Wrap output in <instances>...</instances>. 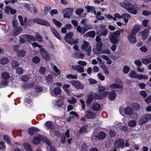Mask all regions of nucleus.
<instances>
[{"instance_id": "6e6552de", "label": "nucleus", "mask_w": 151, "mask_h": 151, "mask_svg": "<svg viewBox=\"0 0 151 151\" xmlns=\"http://www.w3.org/2000/svg\"><path fill=\"white\" fill-rule=\"evenodd\" d=\"M73 9L72 8H66L63 11L62 13H65L63 15V17L64 18H68L70 19L73 15Z\"/></svg>"}, {"instance_id": "aec40b11", "label": "nucleus", "mask_w": 151, "mask_h": 151, "mask_svg": "<svg viewBox=\"0 0 151 151\" xmlns=\"http://www.w3.org/2000/svg\"><path fill=\"white\" fill-rule=\"evenodd\" d=\"M22 30V28L20 26L17 27L14 29L13 33L14 36H17L18 35L21 33Z\"/></svg>"}, {"instance_id": "f257e3e1", "label": "nucleus", "mask_w": 151, "mask_h": 151, "mask_svg": "<svg viewBox=\"0 0 151 151\" xmlns=\"http://www.w3.org/2000/svg\"><path fill=\"white\" fill-rule=\"evenodd\" d=\"M18 18L20 24L22 26H24L25 24L28 26H31L34 24L35 23L47 27L50 26V23L44 19L35 18L34 19H30L27 20V18L25 17L23 21V17L21 15H19Z\"/></svg>"}, {"instance_id": "bb28decb", "label": "nucleus", "mask_w": 151, "mask_h": 151, "mask_svg": "<svg viewBox=\"0 0 151 151\" xmlns=\"http://www.w3.org/2000/svg\"><path fill=\"white\" fill-rule=\"evenodd\" d=\"M79 148L81 151H87V146L83 142L80 143Z\"/></svg>"}, {"instance_id": "423d86ee", "label": "nucleus", "mask_w": 151, "mask_h": 151, "mask_svg": "<svg viewBox=\"0 0 151 151\" xmlns=\"http://www.w3.org/2000/svg\"><path fill=\"white\" fill-rule=\"evenodd\" d=\"M19 42L21 44H24L25 42L24 38H27L28 41H36L35 38L31 35L26 34L21 35L20 37Z\"/></svg>"}, {"instance_id": "2eb2a0df", "label": "nucleus", "mask_w": 151, "mask_h": 151, "mask_svg": "<svg viewBox=\"0 0 151 151\" xmlns=\"http://www.w3.org/2000/svg\"><path fill=\"white\" fill-rule=\"evenodd\" d=\"M150 118V115L148 114H145L142 116L139 120V123L142 125L147 122Z\"/></svg>"}, {"instance_id": "f3484780", "label": "nucleus", "mask_w": 151, "mask_h": 151, "mask_svg": "<svg viewBox=\"0 0 151 151\" xmlns=\"http://www.w3.org/2000/svg\"><path fill=\"white\" fill-rule=\"evenodd\" d=\"M85 116L88 119H94L96 118V114L93 111H88L85 112Z\"/></svg>"}, {"instance_id": "c756f323", "label": "nucleus", "mask_w": 151, "mask_h": 151, "mask_svg": "<svg viewBox=\"0 0 151 151\" xmlns=\"http://www.w3.org/2000/svg\"><path fill=\"white\" fill-rule=\"evenodd\" d=\"M116 97V94L115 91H112L109 93V99L110 100H114Z\"/></svg>"}, {"instance_id": "bf43d9fd", "label": "nucleus", "mask_w": 151, "mask_h": 151, "mask_svg": "<svg viewBox=\"0 0 151 151\" xmlns=\"http://www.w3.org/2000/svg\"><path fill=\"white\" fill-rule=\"evenodd\" d=\"M23 71V70L21 67L17 68L16 70V72L18 74H22Z\"/></svg>"}, {"instance_id": "4d7b16f0", "label": "nucleus", "mask_w": 151, "mask_h": 151, "mask_svg": "<svg viewBox=\"0 0 151 151\" xmlns=\"http://www.w3.org/2000/svg\"><path fill=\"white\" fill-rule=\"evenodd\" d=\"M39 71L40 73L43 74H44L46 71V68L44 67H41L39 70Z\"/></svg>"}, {"instance_id": "a18cd8bd", "label": "nucleus", "mask_w": 151, "mask_h": 151, "mask_svg": "<svg viewBox=\"0 0 151 151\" xmlns=\"http://www.w3.org/2000/svg\"><path fill=\"white\" fill-rule=\"evenodd\" d=\"M137 124V122L135 120H131L128 123L129 126L131 127H135Z\"/></svg>"}, {"instance_id": "cd10ccee", "label": "nucleus", "mask_w": 151, "mask_h": 151, "mask_svg": "<svg viewBox=\"0 0 151 151\" xmlns=\"http://www.w3.org/2000/svg\"><path fill=\"white\" fill-rule=\"evenodd\" d=\"M9 62V59L7 57H3L0 59V64L3 65H6Z\"/></svg>"}, {"instance_id": "0e129e2a", "label": "nucleus", "mask_w": 151, "mask_h": 151, "mask_svg": "<svg viewBox=\"0 0 151 151\" xmlns=\"http://www.w3.org/2000/svg\"><path fill=\"white\" fill-rule=\"evenodd\" d=\"M142 14L145 16L149 15L151 14V12L148 11H144L142 12Z\"/></svg>"}, {"instance_id": "4be33fe9", "label": "nucleus", "mask_w": 151, "mask_h": 151, "mask_svg": "<svg viewBox=\"0 0 151 151\" xmlns=\"http://www.w3.org/2000/svg\"><path fill=\"white\" fill-rule=\"evenodd\" d=\"M140 29V27L139 25L137 24H136L133 27L131 33L134 35H136L139 32Z\"/></svg>"}, {"instance_id": "052dcab7", "label": "nucleus", "mask_w": 151, "mask_h": 151, "mask_svg": "<svg viewBox=\"0 0 151 151\" xmlns=\"http://www.w3.org/2000/svg\"><path fill=\"white\" fill-rule=\"evenodd\" d=\"M35 38L38 42H42V39L41 36L37 35L35 36Z\"/></svg>"}, {"instance_id": "5701e85b", "label": "nucleus", "mask_w": 151, "mask_h": 151, "mask_svg": "<svg viewBox=\"0 0 151 151\" xmlns=\"http://www.w3.org/2000/svg\"><path fill=\"white\" fill-rule=\"evenodd\" d=\"M40 131V129L35 127H31L29 128L28 130L29 134L31 135L34 134L35 132H39Z\"/></svg>"}, {"instance_id": "09e8293b", "label": "nucleus", "mask_w": 151, "mask_h": 151, "mask_svg": "<svg viewBox=\"0 0 151 151\" xmlns=\"http://www.w3.org/2000/svg\"><path fill=\"white\" fill-rule=\"evenodd\" d=\"M61 89L59 88H55L54 91V93L55 94L58 95L60 94L61 93Z\"/></svg>"}, {"instance_id": "4468645a", "label": "nucleus", "mask_w": 151, "mask_h": 151, "mask_svg": "<svg viewBox=\"0 0 151 151\" xmlns=\"http://www.w3.org/2000/svg\"><path fill=\"white\" fill-rule=\"evenodd\" d=\"M106 137V134L102 132H101L99 133L98 136L97 135H93L91 136V139L92 140H98L99 139H104Z\"/></svg>"}, {"instance_id": "3c124183", "label": "nucleus", "mask_w": 151, "mask_h": 151, "mask_svg": "<svg viewBox=\"0 0 151 151\" xmlns=\"http://www.w3.org/2000/svg\"><path fill=\"white\" fill-rule=\"evenodd\" d=\"M84 10L82 8L78 9L76 11V13L77 15H80L84 12Z\"/></svg>"}, {"instance_id": "de8ad7c7", "label": "nucleus", "mask_w": 151, "mask_h": 151, "mask_svg": "<svg viewBox=\"0 0 151 151\" xmlns=\"http://www.w3.org/2000/svg\"><path fill=\"white\" fill-rule=\"evenodd\" d=\"M122 19H129L131 17V16L130 14L125 13L122 14Z\"/></svg>"}, {"instance_id": "9b49d317", "label": "nucleus", "mask_w": 151, "mask_h": 151, "mask_svg": "<svg viewBox=\"0 0 151 151\" xmlns=\"http://www.w3.org/2000/svg\"><path fill=\"white\" fill-rule=\"evenodd\" d=\"M92 28V26L90 25H86V27H83L82 28L80 26H78L77 27V30L80 33L84 34L87 30L91 29Z\"/></svg>"}, {"instance_id": "774afa93", "label": "nucleus", "mask_w": 151, "mask_h": 151, "mask_svg": "<svg viewBox=\"0 0 151 151\" xmlns=\"http://www.w3.org/2000/svg\"><path fill=\"white\" fill-rule=\"evenodd\" d=\"M130 70L129 67H124L123 69V72L125 73H127Z\"/></svg>"}, {"instance_id": "72a5a7b5", "label": "nucleus", "mask_w": 151, "mask_h": 151, "mask_svg": "<svg viewBox=\"0 0 151 151\" xmlns=\"http://www.w3.org/2000/svg\"><path fill=\"white\" fill-rule=\"evenodd\" d=\"M87 36L91 38H94L96 35L95 32L94 31H91L87 32L86 34Z\"/></svg>"}, {"instance_id": "680f3d73", "label": "nucleus", "mask_w": 151, "mask_h": 151, "mask_svg": "<svg viewBox=\"0 0 151 151\" xmlns=\"http://www.w3.org/2000/svg\"><path fill=\"white\" fill-rule=\"evenodd\" d=\"M55 104L56 105H57L58 107H60L63 106L64 104V102L62 101L58 100Z\"/></svg>"}, {"instance_id": "603ef678", "label": "nucleus", "mask_w": 151, "mask_h": 151, "mask_svg": "<svg viewBox=\"0 0 151 151\" xmlns=\"http://www.w3.org/2000/svg\"><path fill=\"white\" fill-rule=\"evenodd\" d=\"M148 76L145 75H138L137 76V78L139 79H144L146 80L148 78Z\"/></svg>"}, {"instance_id": "69168bd1", "label": "nucleus", "mask_w": 151, "mask_h": 151, "mask_svg": "<svg viewBox=\"0 0 151 151\" xmlns=\"http://www.w3.org/2000/svg\"><path fill=\"white\" fill-rule=\"evenodd\" d=\"M51 16H53L54 14H58V12L56 9H52L50 12Z\"/></svg>"}, {"instance_id": "7c9ffc66", "label": "nucleus", "mask_w": 151, "mask_h": 151, "mask_svg": "<svg viewBox=\"0 0 151 151\" xmlns=\"http://www.w3.org/2000/svg\"><path fill=\"white\" fill-rule=\"evenodd\" d=\"M51 30L52 33L55 37L59 40H60L61 39V37L59 33L54 28L52 29Z\"/></svg>"}, {"instance_id": "6ab92c4d", "label": "nucleus", "mask_w": 151, "mask_h": 151, "mask_svg": "<svg viewBox=\"0 0 151 151\" xmlns=\"http://www.w3.org/2000/svg\"><path fill=\"white\" fill-rule=\"evenodd\" d=\"M45 137H42L41 135H39L37 136L33 139V142L35 144H37L40 142L42 140L43 141V139Z\"/></svg>"}, {"instance_id": "e433bc0d", "label": "nucleus", "mask_w": 151, "mask_h": 151, "mask_svg": "<svg viewBox=\"0 0 151 151\" xmlns=\"http://www.w3.org/2000/svg\"><path fill=\"white\" fill-rule=\"evenodd\" d=\"M73 69L76 70L77 72L82 73L84 72V68L83 67H72Z\"/></svg>"}, {"instance_id": "412c9836", "label": "nucleus", "mask_w": 151, "mask_h": 151, "mask_svg": "<svg viewBox=\"0 0 151 151\" xmlns=\"http://www.w3.org/2000/svg\"><path fill=\"white\" fill-rule=\"evenodd\" d=\"M135 36L136 35H134L131 33L128 36V40L131 43L134 44L137 41Z\"/></svg>"}, {"instance_id": "864d4df0", "label": "nucleus", "mask_w": 151, "mask_h": 151, "mask_svg": "<svg viewBox=\"0 0 151 151\" xmlns=\"http://www.w3.org/2000/svg\"><path fill=\"white\" fill-rule=\"evenodd\" d=\"M66 77L68 79H76L77 78L78 76L76 75L69 74Z\"/></svg>"}, {"instance_id": "37998d69", "label": "nucleus", "mask_w": 151, "mask_h": 151, "mask_svg": "<svg viewBox=\"0 0 151 151\" xmlns=\"http://www.w3.org/2000/svg\"><path fill=\"white\" fill-rule=\"evenodd\" d=\"M130 76L133 78H137V73L134 70H131L129 73Z\"/></svg>"}, {"instance_id": "1a4fd4ad", "label": "nucleus", "mask_w": 151, "mask_h": 151, "mask_svg": "<svg viewBox=\"0 0 151 151\" xmlns=\"http://www.w3.org/2000/svg\"><path fill=\"white\" fill-rule=\"evenodd\" d=\"M101 98L102 97L99 96L98 94L95 93L90 94L88 95L86 100V103L87 104L89 105L94 99H101Z\"/></svg>"}, {"instance_id": "473e14b6", "label": "nucleus", "mask_w": 151, "mask_h": 151, "mask_svg": "<svg viewBox=\"0 0 151 151\" xmlns=\"http://www.w3.org/2000/svg\"><path fill=\"white\" fill-rule=\"evenodd\" d=\"M2 78L4 80H8L10 78L9 74L7 72H3L1 74Z\"/></svg>"}, {"instance_id": "c03bdc74", "label": "nucleus", "mask_w": 151, "mask_h": 151, "mask_svg": "<svg viewBox=\"0 0 151 151\" xmlns=\"http://www.w3.org/2000/svg\"><path fill=\"white\" fill-rule=\"evenodd\" d=\"M24 88H32L34 86L33 83H30L29 84H25L23 86Z\"/></svg>"}, {"instance_id": "9d476101", "label": "nucleus", "mask_w": 151, "mask_h": 151, "mask_svg": "<svg viewBox=\"0 0 151 151\" xmlns=\"http://www.w3.org/2000/svg\"><path fill=\"white\" fill-rule=\"evenodd\" d=\"M115 81L116 83L110 85L109 86L110 88L112 89H122L123 84L121 80L119 79H116Z\"/></svg>"}, {"instance_id": "b1692460", "label": "nucleus", "mask_w": 151, "mask_h": 151, "mask_svg": "<svg viewBox=\"0 0 151 151\" xmlns=\"http://www.w3.org/2000/svg\"><path fill=\"white\" fill-rule=\"evenodd\" d=\"M43 140L44 142L46 143L50 147V151H55L54 148L51 146L50 141L47 137L43 138Z\"/></svg>"}, {"instance_id": "a878e982", "label": "nucleus", "mask_w": 151, "mask_h": 151, "mask_svg": "<svg viewBox=\"0 0 151 151\" xmlns=\"http://www.w3.org/2000/svg\"><path fill=\"white\" fill-rule=\"evenodd\" d=\"M101 108L100 105L97 103H95L92 104V109L94 111H99Z\"/></svg>"}, {"instance_id": "58836bf2", "label": "nucleus", "mask_w": 151, "mask_h": 151, "mask_svg": "<svg viewBox=\"0 0 151 151\" xmlns=\"http://www.w3.org/2000/svg\"><path fill=\"white\" fill-rule=\"evenodd\" d=\"M96 49L99 52L101 51L102 48L103 44L102 42L97 43L96 44Z\"/></svg>"}, {"instance_id": "f03ea898", "label": "nucleus", "mask_w": 151, "mask_h": 151, "mask_svg": "<svg viewBox=\"0 0 151 151\" xmlns=\"http://www.w3.org/2000/svg\"><path fill=\"white\" fill-rule=\"evenodd\" d=\"M120 4L129 13L134 15H136L137 14V10L134 8V5L129 1L124 0L122 2L120 3Z\"/></svg>"}, {"instance_id": "a211bd4d", "label": "nucleus", "mask_w": 151, "mask_h": 151, "mask_svg": "<svg viewBox=\"0 0 151 151\" xmlns=\"http://www.w3.org/2000/svg\"><path fill=\"white\" fill-rule=\"evenodd\" d=\"M142 39L143 40H145L149 36L150 34L149 30L147 29H145L142 31Z\"/></svg>"}, {"instance_id": "39448f33", "label": "nucleus", "mask_w": 151, "mask_h": 151, "mask_svg": "<svg viewBox=\"0 0 151 151\" xmlns=\"http://www.w3.org/2000/svg\"><path fill=\"white\" fill-rule=\"evenodd\" d=\"M120 35V32L118 30L112 32L109 37L111 43L112 44H117L120 40L118 39V37Z\"/></svg>"}, {"instance_id": "49530a36", "label": "nucleus", "mask_w": 151, "mask_h": 151, "mask_svg": "<svg viewBox=\"0 0 151 151\" xmlns=\"http://www.w3.org/2000/svg\"><path fill=\"white\" fill-rule=\"evenodd\" d=\"M32 60L34 63H37L40 61V59L38 56H35L33 58Z\"/></svg>"}, {"instance_id": "c85d7f7f", "label": "nucleus", "mask_w": 151, "mask_h": 151, "mask_svg": "<svg viewBox=\"0 0 151 151\" xmlns=\"http://www.w3.org/2000/svg\"><path fill=\"white\" fill-rule=\"evenodd\" d=\"M124 111L125 114L129 115L132 114L133 113V109L129 107L125 108L124 109Z\"/></svg>"}, {"instance_id": "393cba45", "label": "nucleus", "mask_w": 151, "mask_h": 151, "mask_svg": "<svg viewBox=\"0 0 151 151\" xmlns=\"http://www.w3.org/2000/svg\"><path fill=\"white\" fill-rule=\"evenodd\" d=\"M70 116L67 119V121L68 122L70 121L71 120L73 119L75 116L76 117H78V114H77L76 112L73 111H71L70 113Z\"/></svg>"}, {"instance_id": "f8f14e48", "label": "nucleus", "mask_w": 151, "mask_h": 151, "mask_svg": "<svg viewBox=\"0 0 151 151\" xmlns=\"http://www.w3.org/2000/svg\"><path fill=\"white\" fill-rule=\"evenodd\" d=\"M40 53L43 59L46 61L49 60L50 58V55L45 49H41Z\"/></svg>"}, {"instance_id": "0eeeda50", "label": "nucleus", "mask_w": 151, "mask_h": 151, "mask_svg": "<svg viewBox=\"0 0 151 151\" xmlns=\"http://www.w3.org/2000/svg\"><path fill=\"white\" fill-rule=\"evenodd\" d=\"M81 50L87 52V55L89 56L91 54V46H89V43L87 41L84 42L83 44L81 46Z\"/></svg>"}, {"instance_id": "ddd939ff", "label": "nucleus", "mask_w": 151, "mask_h": 151, "mask_svg": "<svg viewBox=\"0 0 151 151\" xmlns=\"http://www.w3.org/2000/svg\"><path fill=\"white\" fill-rule=\"evenodd\" d=\"M114 147L116 148L124 147V139H117L115 142Z\"/></svg>"}, {"instance_id": "f704fd0d", "label": "nucleus", "mask_w": 151, "mask_h": 151, "mask_svg": "<svg viewBox=\"0 0 151 151\" xmlns=\"http://www.w3.org/2000/svg\"><path fill=\"white\" fill-rule=\"evenodd\" d=\"M17 55L18 57L23 58L26 55V52L24 50H19L17 52Z\"/></svg>"}, {"instance_id": "79ce46f5", "label": "nucleus", "mask_w": 151, "mask_h": 151, "mask_svg": "<svg viewBox=\"0 0 151 151\" xmlns=\"http://www.w3.org/2000/svg\"><path fill=\"white\" fill-rule=\"evenodd\" d=\"M52 21L54 24L59 28H60L61 26L62 23L60 22L57 21L55 19H53Z\"/></svg>"}, {"instance_id": "13d9d810", "label": "nucleus", "mask_w": 151, "mask_h": 151, "mask_svg": "<svg viewBox=\"0 0 151 151\" xmlns=\"http://www.w3.org/2000/svg\"><path fill=\"white\" fill-rule=\"evenodd\" d=\"M132 106L134 109L136 110L139 109L140 108L139 105L137 103L133 104Z\"/></svg>"}, {"instance_id": "4c0bfd02", "label": "nucleus", "mask_w": 151, "mask_h": 151, "mask_svg": "<svg viewBox=\"0 0 151 151\" xmlns=\"http://www.w3.org/2000/svg\"><path fill=\"white\" fill-rule=\"evenodd\" d=\"M88 128L87 125H86L80 128L79 131V133L80 134H81L83 133L86 132Z\"/></svg>"}, {"instance_id": "dca6fc26", "label": "nucleus", "mask_w": 151, "mask_h": 151, "mask_svg": "<svg viewBox=\"0 0 151 151\" xmlns=\"http://www.w3.org/2000/svg\"><path fill=\"white\" fill-rule=\"evenodd\" d=\"M70 83L77 89H82L84 88L83 84L77 81L73 80L70 81Z\"/></svg>"}, {"instance_id": "8fccbe9b", "label": "nucleus", "mask_w": 151, "mask_h": 151, "mask_svg": "<svg viewBox=\"0 0 151 151\" xmlns=\"http://www.w3.org/2000/svg\"><path fill=\"white\" fill-rule=\"evenodd\" d=\"M53 69L55 71L54 74L55 76H57L60 74V71L58 69L57 67H53Z\"/></svg>"}, {"instance_id": "338daca9", "label": "nucleus", "mask_w": 151, "mask_h": 151, "mask_svg": "<svg viewBox=\"0 0 151 151\" xmlns=\"http://www.w3.org/2000/svg\"><path fill=\"white\" fill-rule=\"evenodd\" d=\"M134 64L137 66H141L142 63L141 61L139 60H136L134 61Z\"/></svg>"}, {"instance_id": "ea45409f", "label": "nucleus", "mask_w": 151, "mask_h": 151, "mask_svg": "<svg viewBox=\"0 0 151 151\" xmlns=\"http://www.w3.org/2000/svg\"><path fill=\"white\" fill-rule=\"evenodd\" d=\"M23 147L26 151H32L30 145L27 143H25L23 145Z\"/></svg>"}, {"instance_id": "7ed1b4c3", "label": "nucleus", "mask_w": 151, "mask_h": 151, "mask_svg": "<svg viewBox=\"0 0 151 151\" xmlns=\"http://www.w3.org/2000/svg\"><path fill=\"white\" fill-rule=\"evenodd\" d=\"M73 32H70L65 34L64 38L66 42L70 45L74 44H77L78 43V39H76L75 40L73 38Z\"/></svg>"}, {"instance_id": "e2e57ef3", "label": "nucleus", "mask_w": 151, "mask_h": 151, "mask_svg": "<svg viewBox=\"0 0 151 151\" xmlns=\"http://www.w3.org/2000/svg\"><path fill=\"white\" fill-rule=\"evenodd\" d=\"M19 63L17 60H13L11 62V66H19Z\"/></svg>"}, {"instance_id": "2f4dec72", "label": "nucleus", "mask_w": 151, "mask_h": 151, "mask_svg": "<svg viewBox=\"0 0 151 151\" xmlns=\"http://www.w3.org/2000/svg\"><path fill=\"white\" fill-rule=\"evenodd\" d=\"M142 62L144 64L147 65L149 63H151V58H143L142 60Z\"/></svg>"}, {"instance_id": "c9c22d12", "label": "nucleus", "mask_w": 151, "mask_h": 151, "mask_svg": "<svg viewBox=\"0 0 151 151\" xmlns=\"http://www.w3.org/2000/svg\"><path fill=\"white\" fill-rule=\"evenodd\" d=\"M85 8L87 9L88 13L92 12L95 9L94 6L88 5L86 6L85 7Z\"/></svg>"}, {"instance_id": "20e7f679", "label": "nucleus", "mask_w": 151, "mask_h": 151, "mask_svg": "<svg viewBox=\"0 0 151 151\" xmlns=\"http://www.w3.org/2000/svg\"><path fill=\"white\" fill-rule=\"evenodd\" d=\"M45 126L48 129H50V134L52 137H54L56 135L58 136L59 134V133L58 131H55V128L52 121H49L46 122L45 124Z\"/></svg>"}, {"instance_id": "5fc2aeb1", "label": "nucleus", "mask_w": 151, "mask_h": 151, "mask_svg": "<svg viewBox=\"0 0 151 151\" xmlns=\"http://www.w3.org/2000/svg\"><path fill=\"white\" fill-rule=\"evenodd\" d=\"M6 148V146L4 143L2 142H0V150H4Z\"/></svg>"}, {"instance_id": "a19ab883", "label": "nucleus", "mask_w": 151, "mask_h": 151, "mask_svg": "<svg viewBox=\"0 0 151 151\" xmlns=\"http://www.w3.org/2000/svg\"><path fill=\"white\" fill-rule=\"evenodd\" d=\"M3 138L4 141L9 145H11V143L10 141L9 137L6 135H4L3 136Z\"/></svg>"}, {"instance_id": "6e6d98bb", "label": "nucleus", "mask_w": 151, "mask_h": 151, "mask_svg": "<svg viewBox=\"0 0 151 151\" xmlns=\"http://www.w3.org/2000/svg\"><path fill=\"white\" fill-rule=\"evenodd\" d=\"M51 9L50 6H46L44 7V12L45 13H47Z\"/></svg>"}]
</instances>
